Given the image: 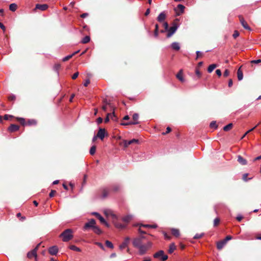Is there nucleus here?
Segmentation results:
<instances>
[{
  "mask_svg": "<svg viewBox=\"0 0 261 261\" xmlns=\"http://www.w3.org/2000/svg\"><path fill=\"white\" fill-rule=\"evenodd\" d=\"M60 237L62 238V241L63 242H66L70 241L73 237L72 230L71 229H67L65 230L60 234Z\"/></svg>",
  "mask_w": 261,
  "mask_h": 261,
  "instance_id": "f257e3e1",
  "label": "nucleus"
},
{
  "mask_svg": "<svg viewBox=\"0 0 261 261\" xmlns=\"http://www.w3.org/2000/svg\"><path fill=\"white\" fill-rule=\"evenodd\" d=\"M152 244L151 242H147L145 244H142L139 248V254L140 255L145 254L147 251L151 248Z\"/></svg>",
  "mask_w": 261,
  "mask_h": 261,
  "instance_id": "f03ea898",
  "label": "nucleus"
},
{
  "mask_svg": "<svg viewBox=\"0 0 261 261\" xmlns=\"http://www.w3.org/2000/svg\"><path fill=\"white\" fill-rule=\"evenodd\" d=\"M153 256L155 258H159L160 257H161L160 260L161 261H165L168 259V257L167 255L164 254V252L162 250H161L155 253Z\"/></svg>",
  "mask_w": 261,
  "mask_h": 261,
  "instance_id": "7ed1b4c3",
  "label": "nucleus"
},
{
  "mask_svg": "<svg viewBox=\"0 0 261 261\" xmlns=\"http://www.w3.org/2000/svg\"><path fill=\"white\" fill-rule=\"evenodd\" d=\"M96 225V221L94 219H90L88 222L86 223L84 227L83 230L86 231L89 229H92Z\"/></svg>",
  "mask_w": 261,
  "mask_h": 261,
  "instance_id": "20e7f679",
  "label": "nucleus"
},
{
  "mask_svg": "<svg viewBox=\"0 0 261 261\" xmlns=\"http://www.w3.org/2000/svg\"><path fill=\"white\" fill-rule=\"evenodd\" d=\"M139 115L137 113H135L133 115V119L134 121H130L126 123H121L122 125H135L139 124L138 121Z\"/></svg>",
  "mask_w": 261,
  "mask_h": 261,
  "instance_id": "39448f33",
  "label": "nucleus"
},
{
  "mask_svg": "<svg viewBox=\"0 0 261 261\" xmlns=\"http://www.w3.org/2000/svg\"><path fill=\"white\" fill-rule=\"evenodd\" d=\"M143 238V236L135 238L132 242L133 246L138 249L143 244L142 240Z\"/></svg>",
  "mask_w": 261,
  "mask_h": 261,
  "instance_id": "423d86ee",
  "label": "nucleus"
},
{
  "mask_svg": "<svg viewBox=\"0 0 261 261\" xmlns=\"http://www.w3.org/2000/svg\"><path fill=\"white\" fill-rule=\"evenodd\" d=\"M178 26L177 24L174 23L173 25L168 30V33L167 37L168 38L170 37L177 30Z\"/></svg>",
  "mask_w": 261,
  "mask_h": 261,
  "instance_id": "0eeeda50",
  "label": "nucleus"
},
{
  "mask_svg": "<svg viewBox=\"0 0 261 261\" xmlns=\"http://www.w3.org/2000/svg\"><path fill=\"white\" fill-rule=\"evenodd\" d=\"M107 135L105 128H99L97 134V137L102 140Z\"/></svg>",
  "mask_w": 261,
  "mask_h": 261,
  "instance_id": "6e6552de",
  "label": "nucleus"
},
{
  "mask_svg": "<svg viewBox=\"0 0 261 261\" xmlns=\"http://www.w3.org/2000/svg\"><path fill=\"white\" fill-rule=\"evenodd\" d=\"M40 245L39 244L36 248H35L32 251L29 252L27 254V256L29 258H32L33 257H35V258L37 257V250L38 249V247Z\"/></svg>",
  "mask_w": 261,
  "mask_h": 261,
  "instance_id": "1a4fd4ad",
  "label": "nucleus"
},
{
  "mask_svg": "<svg viewBox=\"0 0 261 261\" xmlns=\"http://www.w3.org/2000/svg\"><path fill=\"white\" fill-rule=\"evenodd\" d=\"M239 18H240V23H241V24L243 27V28L246 30H248L249 31H251V29L248 25L247 23L244 20V19L241 16H240Z\"/></svg>",
  "mask_w": 261,
  "mask_h": 261,
  "instance_id": "9d476101",
  "label": "nucleus"
},
{
  "mask_svg": "<svg viewBox=\"0 0 261 261\" xmlns=\"http://www.w3.org/2000/svg\"><path fill=\"white\" fill-rule=\"evenodd\" d=\"M58 248L56 246H53L49 248L48 252L52 255H56L58 252Z\"/></svg>",
  "mask_w": 261,
  "mask_h": 261,
  "instance_id": "9b49d317",
  "label": "nucleus"
},
{
  "mask_svg": "<svg viewBox=\"0 0 261 261\" xmlns=\"http://www.w3.org/2000/svg\"><path fill=\"white\" fill-rule=\"evenodd\" d=\"M48 6L47 4H37L35 6V10L39 9L41 11H44L48 8Z\"/></svg>",
  "mask_w": 261,
  "mask_h": 261,
  "instance_id": "f8f14e48",
  "label": "nucleus"
},
{
  "mask_svg": "<svg viewBox=\"0 0 261 261\" xmlns=\"http://www.w3.org/2000/svg\"><path fill=\"white\" fill-rule=\"evenodd\" d=\"M129 240L130 239L129 237L125 238L123 242L119 246V248L121 250L125 248L127 246Z\"/></svg>",
  "mask_w": 261,
  "mask_h": 261,
  "instance_id": "ddd939ff",
  "label": "nucleus"
},
{
  "mask_svg": "<svg viewBox=\"0 0 261 261\" xmlns=\"http://www.w3.org/2000/svg\"><path fill=\"white\" fill-rule=\"evenodd\" d=\"M166 18V14L165 12H162L159 14L157 17V20L160 22H163Z\"/></svg>",
  "mask_w": 261,
  "mask_h": 261,
  "instance_id": "4468645a",
  "label": "nucleus"
},
{
  "mask_svg": "<svg viewBox=\"0 0 261 261\" xmlns=\"http://www.w3.org/2000/svg\"><path fill=\"white\" fill-rule=\"evenodd\" d=\"M177 9H179L180 10V13L177 12V15H180L181 14H182L184 13L185 7L183 5L178 4L177 5V8H175L174 10L175 11H177Z\"/></svg>",
  "mask_w": 261,
  "mask_h": 261,
  "instance_id": "2eb2a0df",
  "label": "nucleus"
},
{
  "mask_svg": "<svg viewBox=\"0 0 261 261\" xmlns=\"http://www.w3.org/2000/svg\"><path fill=\"white\" fill-rule=\"evenodd\" d=\"M238 161L242 165H246L247 164V162L246 160L244 159L240 155H239L238 156Z\"/></svg>",
  "mask_w": 261,
  "mask_h": 261,
  "instance_id": "dca6fc26",
  "label": "nucleus"
},
{
  "mask_svg": "<svg viewBox=\"0 0 261 261\" xmlns=\"http://www.w3.org/2000/svg\"><path fill=\"white\" fill-rule=\"evenodd\" d=\"M138 142V140L135 139H133L131 140H129V141L125 140L124 141V147H126L128 146V145H129L130 144H131L133 143H137Z\"/></svg>",
  "mask_w": 261,
  "mask_h": 261,
  "instance_id": "f3484780",
  "label": "nucleus"
},
{
  "mask_svg": "<svg viewBox=\"0 0 261 261\" xmlns=\"http://www.w3.org/2000/svg\"><path fill=\"white\" fill-rule=\"evenodd\" d=\"M19 128V127L18 125L14 124H12L9 127L8 130L11 132H15V131L18 130Z\"/></svg>",
  "mask_w": 261,
  "mask_h": 261,
  "instance_id": "a211bd4d",
  "label": "nucleus"
},
{
  "mask_svg": "<svg viewBox=\"0 0 261 261\" xmlns=\"http://www.w3.org/2000/svg\"><path fill=\"white\" fill-rule=\"evenodd\" d=\"M109 191H110V190L108 188H103L102 190V195H101L102 198H106L109 195Z\"/></svg>",
  "mask_w": 261,
  "mask_h": 261,
  "instance_id": "6ab92c4d",
  "label": "nucleus"
},
{
  "mask_svg": "<svg viewBox=\"0 0 261 261\" xmlns=\"http://www.w3.org/2000/svg\"><path fill=\"white\" fill-rule=\"evenodd\" d=\"M171 48L175 50H179L180 49V45L179 43L177 42H174L171 44Z\"/></svg>",
  "mask_w": 261,
  "mask_h": 261,
  "instance_id": "aec40b11",
  "label": "nucleus"
},
{
  "mask_svg": "<svg viewBox=\"0 0 261 261\" xmlns=\"http://www.w3.org/2000/svg\"><path fill=\"white\" fill-rule=\"evenodd\" d=\"M226 243L225 242L224 240H222L221 241L218 242L217 243V248L219 250L222 249Z\"/></svg>",
  "mask_w": 261,
  "mask_h": 261,
  "instance_id": "412c9836",
  "label": "nucleus"
},
{
  "mask_svg": "<svg viewBox=\"0 0 261 261\" xmlns=\"http://www.w3.org/2000/svg\"><path fill=\"white\" fill-rule=\"evenodd\" d=\"M92 215L95 216L102 223V222H105V219L97 212H93Z\"/></svg>",
  "mask_w": 261,
  "mask_h": 261,
  "instance_id": "4be33fe9",
  "label": "nucleus"
},
{
  "mask_svg": "<svg viewBox=\"0 0 261 261\" xmlns=\"http://www.w3.org/2000/svg\"><path fill=\"white\" fill-rule=\"evenodd\" d=\"M237 76L239 81H241L243 79V73L241 68H239L237 71Z\"/></svg>",
  "mask_w": 261,
  "mask_h": 261,
  "instance_id": "5701e85b",
  "label": "nucleus"
},
{
  "mask_svg": "<svg viewBox=\"0 0 261 261\" xmlns=\"http://www.w3.org/2000/svg\"><path fill=\"white\" fill-rule=\"evenodd\" d=\"M17 8V5L15 3H12L9 5V9L12 12H15Z\"/></svg>",
  "mask_w": 261,
  "mask_h": 261,
  "instance_id": "b1692460",
  "label": "nucleus"
},
{
  "mask_svg": "<svg viewBox=\"0 0 261 261\" xmlns=\"http://www.w3.org/2000/svg\"><path fill=\"white\" fill-rule=\"evenodd\" d=\"M92 230L94 233H95L97 234H100L102 233L101 230L100 229V228L99 227H98L96 225H95L94 227V228H93Z\"/></svg>",
  "mask_w": 261,
  "mask_h": 261,
  "instance_id": "393cba45",
  "label": "nucleus"
},
{
  "mask_svg": "<svg viewBox=\"0 0 261 261\" xmlns=\"http://www.w3.org/2000/svg\"><path fill=\"white\" fill-rule=\"evenodd\" d=\"M176 77L181 82H184L185 80L182 76V70H180L179 72L176 74Z\"/></svg>",
  "mask_w": 261,
  "mask_h": 261,
  "instance_id": "a878e982",
  "label": "nucleus"
},
{
  "mask_svg": "<svg viewBox=\"0 0 261 261\" xmlns=\"http://www.w3.org/2000/svg\"><path fill=\"white\" fill-rule=\"evenodd\" d=\"M176 249V246L174 243H171L170 244L169 248L168 249V252L169 253H172Z\"/></svg>",
  "mask_w": 261,
  "mask_h": 261,
  "instance_id": "bb28decb",
  "label": "nucleus"
},
{
  "mask_svg": "<svg viewBox=\"0 0 261 261\" xmlns=\"http://www.w3.org/2000/svg\"><path fill=\"white\" fill-rule=\"evenodd\" d=\"M133 216L132 215H126L122 218L123 221L125 222H128L132 219Z\"/></svg>",
  "mask_w": 261,
  "mask_h": 261,
  "instance_id": "cd10ccee",
  "label": "nucleus"
},
{
  "mask_svg": "<svg viewBox=\"0 0 261 261\" xmlns=\"http://www.w3.org/2000/svg\"><path fill=\"white\" fill-rule=\"evenodd\" d=\"M171 232L173 236L176 237H178L180 234L179 230L176 228H172L171 229Z\"/></svg>",
  "mask_w": 261,
  "mask_h": 261,
  "instance_id": "c85d7f7f",
  "label": "nucleus"
},
{
  "mask_svg": "<svg viewBox=\"0 0 261 261\" xmlns=\"http://www.w3.org/2000/svg\"><path fill=\"white\" fill-rule=\"evenodd\" d=\"M216 67L217 65L215 64L210 65L207 68L208 72L211 73L215 69V68H216Z\"/></svg>",
  "mask_w": 261,
  "mask_h": 261,
  "instance_id": "c756f323",
  "label": "nucleus"
},
{
  "mask_svg": "<svg viewBox=\"0 0 261 261\" xmlns=\"http://www.w3.org/2000/svg\"><path fill=\"white\" fill-rule=\"evenodd\" d=\"M233 124L231 123L228 124L223 127V130L225 132L229 130L232 127Z\"/></svg>",
  "mask_w": 261,
  "mask_h": 261,
  "instance_id": "7c9ffc66",
  "label": "nucleus"
},
{
  "mask_svg": "<svg viewBox=\"0 0 261 261\" xmlns=\"http://www.w3.org/2000/svg\"><path fill=\"white\" fill-rule=\"evenodd\" d=\"M90 40V37L89 36H86L83 38L81 41V42L83 44L87 43L89 42Z\"/></svg>",
  "mask_w": 261,
  "mask_h": 261,
  "instance_id": "2f4dec72",
  "label": "nucleus"
},
{
  "mask_svg": "<svg viewBox=\"0 0 261 261\" xmlns=\"http://www.w3.org/2000/svg\"><path fill=\"white\" fill-rule=\"evenodd\" d=\"M69 248L72 250L80 252L81 251V249L75 245H70L69 247Z\"/></svg>",
  "mask_w": 261,
  "mask_h": 261,
  "instance_id": "473e14b6",
  "label": "nucleus"
},
{
  "mask_svg": "<svg viewBox=\"0 0 261 261\" xmlns=\"http://www.w3.org/2000/svg\"><path fill=\"white\" fill-rule=\"evenodd\" d=\"M106 245L108 247V248H114V245L113 244H112V243L108 240H107L106 241Z\"/></svg>",
  "mask_w": 261,
  "mask_h": 261,
  "instance_id": "72a5a7b5",
  "label": "nucleus"
},
{
  "mask_svg": "<svg viewBox=\"0 0 261 261\" xmlns=\"http://www.w3.org/2000/svg\"><path fill=\"white\" fill-rule=\"evenodd\" d=\"M159 25L158 24H156L155 25V30L154 32V35L155 37H157L158 36L159 33Z\"/></svg>",
  "mask_w": 261,
  "mask_h": 261,
  "instance_id": "f704fd0d",
  "label": "nucleus"
},
{
  "mask_svg": "<svg viewBox=\"0 0 261 261\" xmlns=\"http://www.w3.org/2000/svg\"><path fill=\"white\" fill-rule=\"evenodd\" d=\"M204 236V233H196L193 237L194 239H198L202 238Z\"/></svg>",
  "mask_w": 261,
  "mask_h": 261,
  "instance_id": "c9c22d12",
  "label": "nucleus"
},
{
  "mask_svg": "<svg viewBox=\"0 0 261 261\" xmlns=\"http://www.w3.org/2000/svg\"><path fill=\"white\" fill-rule=\"evenodd\" d=\"M116 226L118 228L124 229L126 227V225L121 223H117L116 224Z\"/></svg>",
  "mask_w": 261,
  "mask_h": 261,
  "instance_id": "e433bc0d",
  "label": "nucleus"
},
{
  "mask_svg": "<svg viewBox=\"0 0 261 261\" xmlns=\"http://www.w3.org/2000/svg\"><path fill=\"white\" fill-rule=\"evenodd\" d=\"M96 147L95 146H92L90 149V153L91 155H93L95 153Z\"/></svg>",
  "mask_w": 261,
  "mask_h": 261,
  "instance_id": "4c0bfd02",
  "label": "nucleus"
},
{
  "mask_svg": "<svg viewBox=\"0 0 261 261\" xmlns=\"http://www.w3.org/2000/svg\"><path fill=\"white\" fill-rule=\"evenodd\" d=\"M210 126L211 127V128H217V125L216 124V121H212L210 124Z\"/></svg>",
  "mask_w": 261,
  "mask_h": 261,
  "instance_id": "58836bf2",
  "label": "nucleus"
},
{
  "mask_svg": "<svg viewBox=\"0 0 261 261\" xmlns=\"http://www.w3.org/2000/svg\"><path fill=\"white\" fill-rule=\"evenodd\" d=\"M73 56V55H68L66 57H65L64 58H63L62 59V61L63 62H66L67 61H68L69 59H70Z\"/></svg>",
  "mask_w": 261,
  "mask_h": 261,
  "instance_id": "ea45409f",
  "label": "nucleus"
},
{
  "mask_svg": "<svg viewBox=\"0 0 261 261\" xmlns=\"http://www.w3.org/2000/svg\"><path fill=\"white\" fill-rule=\"evenodd\" d=\"M142 226L144 227H149V228H155L157 227L156 225L146 224V225H143Z\"/></svg>",
  "mask_w": 261,
  "mask_h": 261,
  "instance_id": "a19ab883",
  "label": "nucleus"
},
{
  "mask_svg": "<svg viewBox=\"0 0 261 261\" xmlns=\"http://www.w3.org/2000/svg\"><path fill=\"white\" fill-rule=\"evenodd\" d=\"M20 122V123L22 124V125H24L25 124V120L24 118H17Z\"/></svg>",
  "mask_w": 261,
  "mask_h": 261,
  "instance_id": "79ce46f5",
  "label": "nucleus"
},
{
  "mask_svg": "<svg viewBox=\"0 0 261 261\" xmlns=\"http://www.w3.org/2000/svg\"><path fill=\"white\" fill-rule=\"evenodd\" d=\"M220 222V219L218 218H216L214 220V225L217 226Z\"/></svg>",
  "mask_w": 261,
  "mask_h": 261,
  "instance_id": "37998d69",
  "label": "nucleus"
},
{
  "mask_svg": "<svg viewBox=\"0 0 261 261\" xmlns=\"http://www.w3.org/2000/svg\"><path fill=\"white\" fill-rule=\"evenodd\" d=\"M28 123L29 125H35L36 124V121L35 120H29L28 121Z\"/></svg>",
  "mask_w": 261,
  "mask_h": 261,
  "instance_id": "c03bdc74",
  "label": "nucleus"
},
{
  "mask_svg": "<svg viewBox=\"0 0 261 261\" xmlns=\"http://www.w3.org/2000/svg\"><path fill=\"white\" fill-rule=\"evenodd\" d=\"M163 26H164V27L165 28V30L166 31H168V30L169 29V25H168V23L167 22H164Z\"/></svg>",
  "mask_w": 261,
  "mask_h": 261,
  "instance_id": "a18cd8bd",
  "label": "nucleus"
},
{
  "mask_svg": "<svg viewBox=\"0 0 261 261\" xmlns=\"http://www.w3.org/2000/svg\"><path fill=\"white\" fill-rule=\"evenodd\" d=\"M195 73L198 77H200L201 76V73L198 69H196Z\"/></svg>",
  "mask_w": 261,
  "mask_h": 261,
  "instance_id": "49530a36",
  "label": "nucleus"
},
{
  "mask_svg": "<svg viewBox=\"0 0 261 261\" xmlns=\"http://www.w3.org/2000/svg\"><path fill=\"white\" fill-rule=\"evenodd\" d=\"M232 239V237L230 236H227L223 240L226 243L228 241Z\"/></svg>",
  "mask_w": 261,
  "mask_h": 261,
  "instance_id": "de8ad7c7",
  "label": "nucleus"
},
{
  "mask_svg": "<svg viewBox=\"0 0 261 261\" xmlns=\"http://www.w3.org/2000/svg\"><path fill=\"white\" fill-rule=\"evenodd\" d=\"M239 36V33L238 31H235L234 32V33L233 34V37L234 38H236L237 37H238Z\"/></svg>",
  "mask_w": 261,
  "mask_h": 261,
  "instance_id": "09e8293b",
  "label": "nucleus"
},
{
  "mask_svg": "<svg viewBox=\"0 0 261 261\" xmlns=\"http://www.w3.org/2000/svg\"><path fill=\"white\" fill-rule=\"evenodd\" d=\"M252 63H254V64H258V63H259L261 62V59H258V60H252L251 61V62Z\"/></svg>",
  "mask_w": 261,
  "mask_h": 261,
  "instance_id": "8fccbe9b",
  "label": "nucleus"
},
{
  "mask_svg": "<svg viewBox=\"0 0 261 261\" xmlns=\"http://www.w3.org/2000/svg\"><path fill=\"white\" fill-rule=\"evenodd\" d=\"M56 193V191L55 190H51L49 194V196L50 197H53L54 195H55V193Z\"/></svg>",
  "mask_w": 261,
  "mask_h": 261,
  "instance_id": "3c124183",
  "label": "nucleus"
},
{
  "mask_svg": "<svg viewBox=\"0 0 261 261\" xmlns=\"http://www.w3.org/2000/svg\"><path fill=\"white\" fill-rule=\"evenodd\" d=\"M95 244L97 245H98L101 249H102L103 250L104 249V247L102 243H101L100 242H96Z\"/></svg>",
  "mask_w": 261,
  "mask_h": 261,
  "instance_id": "603ef678",
  "label": "nucleus"
},
{
  "mask_svg": "<svg viewBox=\"0 0 261 261\" xmlns=\"http://www.w3.org/2000/svg\"><path fill=\"white\" fill-rule=\"evenodd\" d=\"M229 74V71L228 69H226L223 73L224 76L227 77Z\"/></svg>",
  "mask_w": 261,
  "mask_h": 261,
  "instance_id": "864d4df0",
  "label": "nucleus"
},
{
  "mask_svg": "<svg viewBox=\"0 0 261 261\" xmlns=\"http://www.w3.org/2000/svg\"><path fill=\"white\" fill-rule=\"evenodd\" d=\"M78 75H79V72H76L74 73L73 74V75H72V79L73 80H75V79H76V78L77 77Z\"/></svg>",
  "mask_w": 261,
  "mask_h": 261,
  "instance_id": "5fc2aeb1",
  "label": "nucleus"
},
{
  "mask_svg": "<svg viewBox=\"0 0 261 261\" xmlns=\"http://www.w3.org/2000/svg\"><path fill=\"white\" fill-rule=\"evenodd\" d=\"M216 73L217 74V75H218L219 76H221L222 75V72H221V71L220 69H217L216 70Z\"/></svg>",
  "mask_w": 261,
  "mask_h": 261,
  "instance_id": "6e6d98bb",
  "label": "nucleus"
},
{
  "mask_svg": "<svg viewBox=\"0 0 261 261\" xmlns=\"http://www.w3.org/2000/svg\"><path fill=\"white\" fill-rule=\"evenodd\" d=\"M196 53L197 55L196 59L197 60L199 58V57L202 55V53L200 51H197Z\"/></svg>",
  "mask_w": 261,
  "mask_h": 261,
  "instance_id": "4d7b16f0",
  "label": "nucleus"
},
{
  "mask_svg": "<svg viewBox=\"0 0 261 261\" xmlns=\"http://www.w3.org/2000/svg\"><path fill=\"white\" fill-rule=\"evenodd\" d=\"M13 116L12 115L6 114L4 116V119L8 120L9 118H12Z\"/></svg>",
  "mask_w": 261,
  "mask_h": 261,
  "instance_id": "13d9d810",
  "label": "nucleus"
},
{
  "mask_svg": "<svg viewBox=\"0 0 261 261\" xmlns=\"http://www.w3.org/2000/svg\"><path fill=\"white\" fill-rule=\"evenodd\" d=\"M260 123H258L256 126H255L254 127L252 128L251 129H250L249 130H248L246 133V134H247L248 133L251 132V131H252L257 126L259 125Z\"/></svg>",
  "mask_w": 261,
  "mask_h": 261,
  "instance_id": "bf43d9fd",
  "label": "nucleus"
},
{
  "mask_svg": "<svg viewBox=\"0 0 261 261\" xmlns=\"http://www.w3.org/2000/svg\"><path fill=\"white\" fill-rule=\"evenodd\" d=\"M166 130H167L165 133H163V135H166V134L169 133L171 130V129L170 127H167Z\"/></svg>",
  "mask_w": 261,
  "mask_h": 261,
  "instance_id": "052dcab7",
  "label": "nucleus"
},
{
  "mask_svg": "<svg viewBox=\"0 0 261 261\" xmlns=\"http://www.w3.org/2000/svg\"><path fill=\"white\" fill-rule=\"evenodd\" d=\"M233 84L232 80L231 79H229L228 81V86L229 87H230L232 86Z\"/></svg>",
  "mask_w": 261,
  "mask_h": 261,
  "instance_id": "680f3d73",
  "label": "nucleus"
},
{
  "mask_svg": "<svg viewBox=\"0 0 261 261\" xmlns=\"http://www.w3.org/2000/svg\"><path fill=\"white\" fill-rule=\"evenodd\" d=\"M90 83V80H86L84 84V85L85 86H87Z\"/></svg>",
  "mask_w": 261,
  "mask_h": 261,
  "instance_id": "e2e57ef3",
  "label": "nucleus"
},
{
  "mask_svg": "<svg viewBox=\"0 0 261 261\" xmlns=\"http://www.w3.org/2000/svg\"><path fill=\"white\" fill-rule=\"evenodd\" d=\"M102 122V118L101 117H99L97 119V123L99 124L101 123Z\"/></svg>",
  "mask_w": 261,
  "mask_h": 261,
  "instance_id": "0e129e2a",
  "label": "nucleus"
},
{
  "mask_svg": "<svg viewBox=\"0 0 261 261\" xmlns=\"http://www.w3.org/2000/svg\"><path fill=\"white\" fill-rule=\"evenodd\" d=\"M87 16H88V13H84L82 14L81 15V17L82 18H84L86 17Z\"/></svg>",
  "mask_w": 261,
  "mask_h": 261,
  "instance_id": "69168bd1",
  "label": "nucleus"
},
{
  "mask_svg": "<svg viewBox=\"0 0 261 261\" xmlns=\"http://www.w3.org/2000/svg\"><path fill=\"white\" fill-rule=\"evenodd\" d=\"M150 9H149V8H148V9L146 10V12H145V16H147V15H148L149 14V13H150Z\"/></svg>",
  "mask_w": 261,
  "mask_h": 261,
  "instance_id": "338daca9",
  "label": "nucleus"
},
{
  "mask_svg": "<svg viewBox=\"0 0 261 261\" xmlns=\"http://www.w3.org/2000/svg\"><path fill=\"white\" fill-rule=\"evenodd\" d=\"M142 261H151V258L149 257H146Z\"/></svg>",
  "mask_w": 261,
  "mask_h": 261,
  "instance_id": "774afa93",
  "label": "nucleus"
}]
</instances>
